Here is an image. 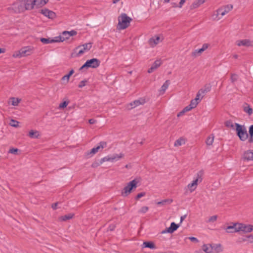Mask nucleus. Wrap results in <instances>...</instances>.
I'll list each match as a JSON object with an SVG mask.
<instances>
[{
    "mask_svg": "<svg viewBox=\"0 0 253 253\" xmlns=\"http://www.w3.org/2000/svg\"><path fill=\"white\" fill-rule=\"evenodd\" d=\"M114 159H98V161L97 162L95 163H94L92 164V166L93 167H96L98 166H99V165H101L102 164L103 162H105V161H111V162H113V160Z\"/></svg>",
    "mask_w": 253,
    "mask_h": 253,
    "instance_id": "29",
    "label": "nucleus"
},
{
    "mask_svg": "<svg viewBox=\"0 0 253 253\" xmlns=\"http://www.w3.org/2000/svg\"><path fill=\"white\" fill-rule=\"evenodd\" d=\"M33 50V47L31 46H24L21 48L19 50L15 52L13 54V57L15 58L24 57L30 55Z\"/></svg>",
    "mask_w": 253,
    "mask_h": 253,
    "instance_id": "5",
    "label": "nucleus"
},
{
    "mask_svg": "<svg viewBox=\"0 0 253 253\" xmlns=\"http://www.w3.org/2000/svg\"><path fill=\"white\" fill-rule=\"evenodd\" d=\"M131 21L132 19L128 16L126 13H122L118 17V28L122 30L126 29L129 26Z\"/></svg>",
    "mask_w": 253,
    "mask_h": 253,
    "instance_id": "3",
    "label": "nucleus"
},
{
    "mask_svg": "<svg viewBox=\"0 0 253 253\" xmlns=\"http://www.w3.org/2000/svg\"><path fill=\"white\" fill-rule=\"evenodd\" d=\"M179 226V225L175 224L174 222H171L170 226L161 231V234H164L166 233H172L178 229Z\"/></svg>",
    "mask_w": 253,
    "mask_h": 253,
    "instance_id": "13",
    "label": "nucleus"
},
{
    "mask_svg": "<svg viewBox=\"0 0 253 253\" xmlns=\"http://www.w3.org/2000/svg\"><path fill=\"white\" fill-rule=\"evenodd\" d=\"M211 85L210 84H206L204 87L203 88L200 89L197 94H199V96L202 94H205L206 93L209 92L211 89Z\"/></svg>",
    "mask_w": 253,
    "mask_h": 253,
    "instance_id": "17",
    "label": "nucleus"
},
{
    "mask_svg": "<svg viewBox=\"0 0 253 253\" xmlns=\"http://www.w3.org/2000/svg\"><path fill=\"white\" fill-rule=\"evenodd\" d=\"M31 138H38L40 136L39 132L37 130H31L28 135Z\"/></svg>",
    "mask_w": 253,
    "mask_h": 253,
    "instance_id": "22",
    "label": "nucleus"
},
{
    "mask_svg": "<svg viewBox=\"0 0 253 253\" xmlns=\"http://www.w3.org/2000/svg\"><path fill=\"white\" fill-rule=\"evenodd\" d=\"M20 152L21 151L19 149L15 148H12L10 149L8 151L9 153H11L15 155H18V152Z\"/></svg>",
    "mask_w": 253,
    "mask_h": 253,
    "instance_id": "42",
    "label": "nucleus"
},
{
    "mask_svg": "<svg viewBox=\"0 0 253 253\" xmlns=\"http://www.w3.org/2000/svg\"><path fill=\"white\" fill-rule=\"evenodd\" d=\"M161 64V61L160 60H156L153 65L151 66V68H149L148 70V72L149 73H152L155 70L157 69L159 66H160Z\"/></svg>",
    "mask_w": 253,
    "mask_h": 253,
    "instance_id": "19",
    "label": "nucleus"
},
{
    "mask_svg": "<svg viewBox=\"0 0 253 253\" xmlns=\"http://www.w3.org/2000/svg\"><path fill=\"white\" fill-rule=\"evenodd\" d=\"M204 51H203V49L201 48H200L199 49H196L194 51H193L191 55L193 57H196L197 56H198L200 55Z\"/></svg>",
    "mask_w": 253,
    "mask_h": 253,
    "instance_id": "30",
    "label": "nucleus"
},
{
    "mask_svg": "<svg viewBox=\"0 0 253 253\" xmlns=\"http://www.w3.org/2000/svg\"><path fill=\"white\" fill-rule=\"evenodd\" d=\"M54 41V42H63V40L62 39L61 36H59L58 37H55L54 39H52Z\"/></svg>",
    "mask_w": 253,
    "mask_h": 253,
    "instance_id": "50",
    "label": "nucleus"
},
{
    "mask_svg": "<svg viewBox=\"0 0 253 253\" xmlns=\"http://www.w3.org/2000/svg\"><path fill=\"white\" fill-rule=\"evenodd\" d=\"M143 245L145 248H148L151 249H154L155 248V246L152 242H145L143 243Z\"/></svg>",
    "mask_w": 253,
    "mask_h": 253,
    "instance_id": "32",
    "label": "nucleus"
},
{
    "mask_svg": "<svg viewBox=\"0 0 253 253\" xmlns=\"http://www.w3.org/2000/svg\"><path fill=\"white\" fill-rule=\"evenodd\" d=\"M185 112L184 111V110L183 109L181 111H180L178 114H177V117H179L181 115H182L184 113H185Z\"/></svg>",
    "mask_w": 253,
    "mask_h": 253,
    "instance_id": "61",
    "label": "nucleus"
},
{
    "mask_svg": "<svg viewBox=\"0 0 253 253\" xmlns=\"http://www.w3.org/2000/svg\"><path fill=\"white\" fill-rule=\"evenodd\" d=\"M96 122V120H94V119H90L88 120V123L90 124H94Z\"/></svg>",
    "mask_w": 253,
    "mask_h": 253,
    "instance_id": "58",
    "label": "nucleus"
},
{
    "mask_svg": "<svg viewBox=\"0 0 253 253\" xmlns=\"http://www.w3.org/2000/svg\"><path fill=\"white\" fill-rule=\"evenodd\" d=\"M248 142L250 143L253 142V136H251V135L249 136V139L248 140Z\"/></svg>",
    "mask_w": 253,
    "mask_h": 253,
    "instance_id": "60",
    "label": "nucleus"
},
{
    "mask_svg": "<svg viewBox=\"0 0 253 253\" xmlns=\"http://www.w3.org/2000/svg\"><path fill=\"white\" fill-rule=\"evenodd\" d=\"M160 40V38L159 36H157L155 38L153 37L149 40V42L150 44L154 43L155 45H156L159 43Z\"/></svg>",
    "mask_w": 253,
    "mask_h": 253,
    "instance_id": "36",
    "label": "nucleus"
},
{
    "mask_svg": "<svg viewBox=\"0 0 253 253\" xmlns=\"http://www.w3.org/2000/svg\"><path fill=\"white\" fill-rule=\"evenodd\" d=\"M204 172L202 170L198 171L193 178L191 182L189 183L185 188L187 193H192L197 188L199 183H200L203 180Z\"/></svg>",
    "mask_w": 253,
    "mask_h": 253,
    "instance_id": "1",
    "label": "nucleus"
},
{
    "mask_svg": "<svg viewBox=\"0 0 253 253\" xmlns=\"http://www.w3.org/2000/svg\"><path fill=\"white\" fill-rule=\"evenodd\" d=\"M242 158H253V150H249L245 151Z\"/></svg>",
    "mask_w": 253,
    "mask_h": 253,
    "instance_id": "27",
    "label": "nucleus"
},
{
    "mask_svg": "<svg viewBox=\"0 0 253 253\" xmlns=\"http://www.w3.org/2000/svg\"><path fill=\"white\" fill-rule=\"evenodd\" d=\"M214 140V136L213 134H211V136H209L206 139V143L207 145H211L213 142Z\"/></svg>",
    "mask_w": 253,
    "mask_h": 253,
    "instance_id": "33",
    "label": "nucleus"
},
{
    "mask_svg": "<svg viewBox=\"0 0 253 253\" xmlns=\"http://www.w3.org/2000/svg\"><path fill=\"white\" fill-rule=\"evenodd\" d=\"M217 219V216L215 215H213V216H211V217H209L208 220V222H209V223H213L215 221H216Z\"/></svg>",
    "mask_w": 253,
    "mask_h": 253,
    "instance_id": "45",
    "label": "nucleus"
},
{
    "mask_svg": "<svg viewBox=\"0 0 253 253\" xmlns=\"http://www.w3.org/2000/svg\"><path fill=\"white\" fill-rule=\"evenodd\" d=\"M139 182L138 179H135L128 182L122 191V196L124 197L128 196L133 189H135L137 187Z\"/></svg>",
    "mask_w": 253,
    "mask_h": 253,
    "instance_id": "4",
    "label": "nucleus"
},
{
    "mask_svg": "<svg viewBox=\"0 0 253 253\" xmlns=\"http://www.w3.org/2000/svg\"><path fill=\"white\" fill-rule=\"evenodd\" d=\"M149 210V208L147 206H143L141 207L138 211L139 213L144 214L146 213Z\"/></svg>",
    "mask_w": 253,
    "mask_h": 253,
    "instance_id": "39",
    "label": "nucleus"
},
{
    "mask_svg": "<svg viewBox=\"0 0 253 253\" xmlns=\"http://www.w3.org/2000/svg\"><path fill=\"white\" fill-rule=\"evenodd\" d=\"M223 251V246L220 244L212 245V252L213 253H220Z\"/></svg>",
    "mask_w": 253,
    "mask_h": 253,
    "instance_id": "18",
    "label": "nucleus"
},
{
    "mask_svg": "<svg viewBox=\"0 0 253 253\" xmlns=\"http://www.w3.org/2000/svg\"><path fill=\"white\" fill-rule=\"evenodd\" d=\"M40 41L43 44H48L54 42V41L52 40V39H50V38L46 39L44 38H40Z\"/></svg>",
    "mask_w": 253,
    "mask_h": 253,
    "instance_id": "35",
    "label": "nucleus"
},
{
    "mask_svg": "<svg viewBox=\"0 0 253 253\" xmlns=\"http://www.w3.org/2000/svg\"><path fill=\"white\" fill-rule=\"evenodd\" d=\"M100 61L97 58H92L87 60L85 63L80 68V70H82L84 68L88 69L89 68H96L99 66Z\"/></svg>",
    "mask_w": 253,
    "mask_h": 253,
    "instance_id": "6",
    "label": "nucleus"
},
{
    "mask_svg": "<svg viewBox=\"0 0 253 253\" xmlns=\"http://www.w3.org/2000/svg\"><path fill=\"white\" fill-rule=\"evenodd\" d=\"M107 146V143L105 141L100 142L97 146L91 149L89 151L86 153L87 155H91L92 156L93 155L97 153L98 152L101 151L103 148Z\"/></svg>",
    "mask_w": 253,
    "mask_h": 253,
    "instance_id": "10",
    "label": "nucleus"
},
{
    "mask_svg": "<svg viewBox=\"0 0 253 253\" xmlns=\"http://www.w3.org/2000/svg\"><path fill=\"white\" fill-rule=\"evenodd\" d=\"M11 99L12 100L11 104L13 106H17L21 101V99H19L18 98L11 97Z\"/></svg>",
    "mask_w": 253,
    "mask_h": 253,
    "instance_id": "38",
    "label": "nucleus"
},
{
    "mask_svg": "<svg viewBox=\"0 0 253 253\" xmlns=\"http://www.w3.org/2000/svg\"><path fill=\"white\" fill-rule=\"evenodd\" d=\"M170 84V82L169 80H167L163 85L161 86V89L160 90V91L161 93H164L166 89L168 88L169 85Z\"/></svg>",
    "mask_w": 253,
    "mask_h": 253,
    "instance_id": "25",
    "label": "nucleus"
},
{
    "mask_svg": "<svg viewBox=\"0 0 253 253\" xmlns=\"http://www.w3.org/2000/svg\"><path fill=\"white\" fill-rule=\"evenodd\" d=\"M236 44L239 46H251L253 45L252 42L248 39H245L243 40H238L236 42Z\"/></svg>",
    "mask_w": 253,
    "mask_h": 253,
    "instance_id": "16",
    "label": "nucleus"
},
{
    "mask_svg": "<svg viewBox=\"0 0 253 253\" xmlns=\"http://www.w3.org/2000/svg\"><path fill=\"white\" fill-rule=\"evenodd\" d=\"M34 2L35 3V6L37 8L41 7L47 3L44 0H34Z\"/></svg>",
    "mask_w": 253,
    "mask_h": 253,
    "instance_id": "23",
    "label": "nucleus"
},
{
    "mask_svg": "<svg viewBox=\"0 0 253 253\" xmlns=\"http://www.w3.org/2000/svg\"><path fill=\"white\" fill-rule=\"evenodd\" d=\"M19 122L13 119H11L9 124L12 126L17 127L18 126H19Z\"/></svg>",
    "mask_w": 253,
    "mask_h": 253,
    "instance_id": "43",
    "label": "nucleus"
},
{
    "mask_svg": "<svg viewBox=\"0 0 253 253\" xmlns=\"http://www.w3.org/2000/svg\"><path fill=\"white\" fill-rule=\"evenodd\" d=\"M185 0H180L179 3V5H178V7L181 8L183 4L185 3Z\"/></svg>",
    "mask_w": 253,
    "mask_h": 253,
    "instance_id": "59",
    "label": "nucleus"
},
{
    "mask_svg": "<svg viewBox=\"0 0 253 253\" xmlns=\"http://www.w3.org/2000/svg\"><path fill=\"white\" fill-rule=\"evenodd\" d=\"M233 9V5L228 4L222 7L218 8L217 11V16L220 15L221 16H224L226 13H228Z\"/></svg>",
    "mask_w": 253,
    "mask_h": 253,
    "instance_id": "12",
    "label": "nucleus"
},
{
    "mask_svg": "<svg viewBox=\"0 0 253 253\" xmlns=\"http://www.w3.org/2000/svg\"><path fill=\"white\" fill-rule=\"evenodd\" d=\"M192 109V107H191V106H189V105H188V106L184 107L183 110H184V111L185 112H186L189 111H190Z\"/></svg>",
    "mask_w": 253,
    "mask_h": 253,
    "instance_id": "56",
    "label": "nucleus"
},
{
    "mask_svg": "<svg viewBox=\"0 0 253 253\" xmlns=\"http://www.w3.org/2000/svg\"><path fill=\"white\" fill-rule=\"evenodd\" d=\"M145 102V100L143 98H140L139 99L135 100L130 103V105L131 106V108H134L140 104H144Z\"/></svg>",
    "mask_w": 253,
    "mask_h": 253,
    "instance_id": "21",
    "label": "nucleus"
},
{
    "mask_svg": "<svg viewBox=\"0 0 253 253\" xmlns=\"http://www.w3.org/2000/svg\"><path fill=\"white\" fill-rule=\"evenodd\" d=\"M74 73V70L73 69H72L71 71H70L68 74L65 75L62 77V80L64 81L66 80H67V82H68L70 77Z\"/></svg>",
    "mask_w": 253,
    "mask_h": 253,
    "instance_id": "31",
    "label": "nucleus"
},
{
    "mask_svg": "<svg viewBox=\"0 0 253 253\" xmlns=\"http://www.w3.org/2000/svg\"><path fill=\"white\" fill-rule=\"evenodd\" d=\"M235 126L236 127V134L239 139L242 141L246 140L249 137V134L245 126L238 123H235Z\"/></svg>",
    "mask_w": 253,
    "mask_h": 253,
    "instance_id": "2",
    "label": "nucleus"
},
{
    "mask_svg": "<svg viewBox=\"0 0 253 253\" xmlns=\"http://www.w3.org/2000/svg\"><path fill=\"white\" fill-rule=\"evenodd\" d=\"M225 126L227 127H231L233 128L234 125L233 124V123L231 120H228L226 121L224 123Z\"/></svg>",
    "mask_w": 253,
    "mask_h": 253,
    "instance_id": "44",
    "label": "nucleus"
},
{
    "mask_svg": "<svg viewBox=\"0 0 253 253\" xmlns=\"http://www.w3.org/2000/svg\"><path fill=\"white\" fill-rule=\"evenodd\" d=\"M249 136H253V125H251L249 127Z\"/></svg>",
    "mask_w": 253,
    "mask_h": 253,
    "instance_id": "55",
    "label": "nucleus"
},
{
    "mask_svg": "<svg viewBox=\"0 0 253 253\" xmlns=\"http://www.w3.org/2000/svg\"><path fill=\"white\" fill-rule=\"evenodd\" d=\"M62 39L63 40V42L66 40H68L69 39V37L68 36V34H65L64 31L62 32V36H61Z\"/></svg>",
    "mask_w": 253,
    "mask_h": 253,
    "instance_id": "54",
    "label": "nucleus"
},
{
    "mask_svg": "<svg viewBox=\"0 0 253 253\" xmlns=\"http://www.w3.org/2000/svg\"><path fill=\"white\" fill-rule=\"evenodd\" d=\"M22 1L26 10H32L34 8L35 3L34 2V0H22Z\"/></svg>",
    "mask_w": 253,
    "mask_h": 253,
    "instance_id": "15",
    "label": "nucleus"
},
{
    "mask_svg": "<svg viewBox=\"0 0 253 253\" xmlns=\"http://www.w3.org/2000/svg\"><path fill=\"white\" fill-rule=\"evenodd\" d=\"M239 233H249L253 232V225L239 222Z\"/></svg>",
    "mask_w": 253,
    "mask_h": 253,
    "instance_id": "9",
    "label": "nucleus"
},
{
    "mask_svg": "<svg viewBox=\"0 0 253 253\" xmlns=\"http://www.w3.org/2000/svg\"><path fill=\"white\" fill-rule=\"evenodd\" d=\"M57 204L58 203H55L54 204H53L52 205V208L54 209V210H55L57 209Z\"/></svg>",
    "mask_w": 253,
    "mask_h": 253,
    "instance_id": "63",
    "label": "nucleus"
},
{
    "mask_svg": "<svg viewBox=\"0 0 253 253\" xmlns=\"http://www.w3.org/2000/svg\"><path fill=\"white\" fill-rule=\"evenodd\" d=\"M189 239L192 242H198V239L194 237H189Z\"/></svg>",
    "mask_w": 253,
    "mask_h": 253,
    "instance_id": "57",
    "label": "nucleus"
},
{
    "mask_svg": "<svg viewBox=\"0 0 253 253\" xmlns=\"http://www.w3.org/2000/svg\"><path fill=\"white\" fill-rule=\"evenodd\" d=\"M172 200L171 199H166V200H164L162 201L158 202L157 204L158 205H164L166 204L167 203L170 204L172 202Z\"/></svg>",
    "mask_w": 253,
    "mask_h": 253,
    "instance_id": "40",
    "label": "nucleus"
},
{
    "mask_svg": "<svg viewBox=\"0 0 253 253\" xmlns=\"http://www.w3.org/2000/svg\"><path fill=\"white\" fill-rule=\"evenodd\" d=\"M199 98V94H197L196 98L191 101L189 106L192 107V109L195 108L197 106L198 103V100H200Z\"/></svg>",
    "mask_w": 253,
    "mask_h": 253,
    "instance_id": "24",
    "label": "nucleus"
},
{
    "mask_svg": "<svg viewBox=\"0 0 253 253\" xmlns=\"http://www.w3.org/2000/svg\"><path fill=\"white\" fill-rule=\"evenodd\" d=\"M92 42L84 43L82 45H79L75 49V52L77 53V56H80L84 53L85 51H89L92 47Z\"/></svg>",
    "mask_w": 253,
    "mask_h": 253,
    "instance_id": "8",
    "label": "nucleus"
},
{
    "mask_svg": "<svg viewBox=\"0 0 253 253\" xmlns=\"http://www.w3.org/2000/svg\"><path fill=\"white\" fill-rule=\"evenodd\" d=\"M210 46V44L209 43H204L203 44V46L201 48L202 49H203V51H205L208 48V47Z\"/></svg>",
    "mask_w": 253,
    "mask_h": 253,
    "instance_id": "52",
    "label": "nucleus"
},
{
    "mask_svg": "<svg viewBox=\"0 0 253 253\" xmlns=\"http://www.w3.org/2000/svg\"><path fill=\"white\" fill-rule=\"evenodd\" d=\"M184 139L182 138H180L175 141L174 145L175 146H181L182 144H184Z\"/></svg>",
    "mask_w": 253,
    "mask_h": 253,
    "instance_id": "37",
    "label": "nucleus"
},
{
    "mask_svg": "<svg viewBox=\"0 0 253 253\" xmlns=\"http://www.w3.org/2000/svg\"><path fill=\"white\" fill-rule=\"evenodd\" d=\"M205 0H197L196 1H194L191 5V9H194L198 7L201 4L204 3Z\"/></svg>",
    "mask_w": 253,
    "mask_h": 253,
    "instance_id": "26",
    "label": "nucleus"
},
{
    "mask_svg": "<svg viewBox=\"0 0 253 253\" xmlns=\"http://www.w3.org/2000/svg\"><path fill=\"white\" fill-rule=\"evenodd\" d=\"M74 214L72 213H69L67 215H65L64 216H62L60 217V220L62 221H65L68 219L72 218Z\"/></svg>",
    "mask_w": 253,
    "mask_h": 253,
    "instance_id": "34",
    "label": "nucleus"
},
{
    "mask_svg": "<svg viewBox=\"0 0 253 253\" xmlns=\"http://www.w3.org/2000/svg\"><path fill=\"white\" fill-rule=\"evenodd\" d=\"M124 156L123 154L120 153L119 155L118 154H115L113 156V157H110L109 156H108L107 157H104V158H122Z\"/></svg>",
    "mask_w": 253,
    "mask_h": 253,
    "instance_id": "47",
    "label": "nucleus"
},
{
    "mask_svg": "<svg viewBox=\"0 0 253 253\" xmlns=\"http://www.w3.org/2000/svg\"><path fill=\"white\" fill-rule=\"evenodd\" d=\"M69 102L67 101H64L63 102L61 103L59 106V108L60 109H63L67 107L68 104Z\"/></svg>",
    "mask_w": 253,
    "mask_h": 253,
    "instance_id": "48",
    "label": "nucleus"
},
{
    "mask_svg": "<svg viewBox=\"0 0 253 253\" xmlns=\"http://www.w3.org/2000/svg\"><path fill=\"white\" fill-rule=\"evenodd\" d=\"M239 222H232L230 225L224 227V229L227 233H239Z\"/></svg>",
    "mask_w": 253,
    "mask_h": 253,
    "instance_id": "11",
    "label": "nucleus"
},
{
    "mask_svg": "<svg viewBox=\"0 0 253 253\" xmlns=\"http://www.w3.org/2000/svg\"><path fill=\"white\" fill-rule=\"evenodd\" d=\"M7 10L13 13H20L26 10L22 0L14 3L11 6L7 8Z\"/></svg>",
    "mask_w": 253,
    "mask_h": 253,
    "instance_id": "7",
    "label": "nucleus"
},
{
    "mask_svg": "<svg viewBox=\"0 0 253 253\" xmlns=\"http://www.w3.org/2000/svg\"><path fill=\"white\" fill-rule=\"evenodd\" d=\"M171 5L173 7H178V5L176 2H171Z\"/></svg>",
    "mask_w": 253,
    "mask_h": 253,
    "instance_id": "62",
    "label": "nucleus"
},
{
    "mask_svg": "<svg viewBox=\"0 0 253 253\" xmlns=\"http://www.w3.org/2000/svg\"><path fill=\"white\" fill-rule=\"evenodd\" d=\"M246 238L247 241H248L249 243H253V234L248 235L246 236ZM244 241H246V240H244Z\"/></svg>",
    "mask_w": 253,
    "mask_h": 253,
    "instance_id": "46",
    "label": "nucleus"
},
{
    "mask_svg": "<svg viewBox=\"0 0 253 253\" xmlns=\"http://www.w3.org/2000/svg\"><path fill=\"white\" fill-rule=\"evenodd\" d=\"M238 80V76L236 74H232L231 76V81L232 83H234Z\"/></svg>",
    "mask_w": 253,
    "mask_h": 253,
    "instance_id": "49",
    "label": "nucleus"
},
{
    "mask_svg": "<svg viewBox=\"0 0 253 253\" xmlns=\"http://www.w3.org/2000/svg\"><path fill=\"white\" fill-rule=\"evenodd\" d=\"M146 195L145 192H141L137 194V195L136 197V199L138 200L140 198Z\"/></svg>",
    "mask_w": 253,
    "mask_h": 253,
    "instance_id": "53",
    "label": "nucleus"
},
{
    "mask_svg": "<svg viewBox=\"0 0 253 253\" xmlns=\"http://www.w3.org/2000/svg\"><path fill=\"white\" fill-rule=\"evenodd\" d=\"M201 248L205 253H213L212 252V245L211 244H204Z\"/></svg>",
    "mask_w": 253,
    "mask_h": 253,
    "instance_id": "20",
    "label": "nucleus"
},
{
    "mask_svg": "<svg viewBox=\"0 0 253 253\" xmlns=\"http://www.w3.org/2000/svg\"><path fill=\"white\" fill-rule=\"evenodd\" d=\"M246 105L244 106V111L249 115H251L253 113V109L247 103H246Z\"/></svg>",
    "mask_w": 253,
    "mask_h": 253,
    "instance_id": "28",
    "label": "nucleus"
},
{
    "mask_svg": "<svg viewBox=\"0 0 253 253\" xmlns=\"http://www.w3.org/2000/svg\"><path fill=\"white\" fill-rule=\"evenodd\" d=\"M64 34H68V37L70 38L71 36H74L76 35L77 34V31H76L75 30H72L71 31H64Z\"/></svg>",
    "mask_w": 253,
    "mask_h": 253,
    "instance_id": "41",
    "label": "nucleus"
},
{
    "mask_svg": "<svg viewBox=\"0 0 253 253\" xmlns=\"http://www.w3.org/2000/svg\"><path fill=\"white\" fill-rule=\"evenodd\" d=\"M40 12L49 19H53L56 17V13L53 11L50 10L47 8L42 9Z\"/></svg>",
    "mask_w": 253,
    "mask_h": 253,
    "instance_id": "14",
    "label": "nucleus"
},
{
    "mask_svg": "<svg viewBox=\"0 0 253 253\" xmlns=\"http://www.w3.org/2000/svg\"><path fill=\"white\" fill-rule=\"evenodd\" d=\"M186 215L182 216L180 218V223H181L183 220L185 218Z\"/></svg>",
    "mask_w": 253,
    "mask_h": 253,
    "instance_id": "64",
    "label": "nucleus"
},
{
    "mask_svg": "<svg viewBox=\"0 0 253 253\" xmlns=\"http://www.w3.org/2000/svg\"><path fill=\"white\" fill-rule=\"evenodd\" d=\"M87 82L86 80H84L81 81L78 85L79 88H82L85 85V83Z\"/></svg>",
    "mask_w": 253,
    "mask_h": 253,
    "instance_id": "51",
    "label": "nucleus"
}]
</instances>
